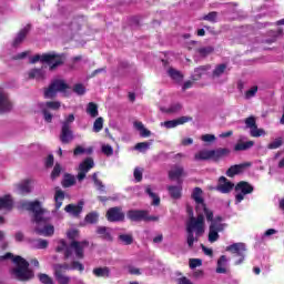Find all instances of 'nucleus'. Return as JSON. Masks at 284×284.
<instances>
[{"mask_svg":"<svg viewBox=\"0 0 284 284\" xmlns=\"http://www.w3.org/2000/svg\"><path fill=\"white\" fill-rule=\"evenodd\" d=\"M106 219L110 223H119L125 220V213L119 206L111 207L106 211Z\"/></svg>","mask_w":284,"mask_h":284,"instance_id":"nucleus-11","label":"nucleus"},{"mask_svg":"<svg viewBox=\"0 0 284 284\" xmlns=\"http://www.w3.org/2000/svg\"><path fill=\"white\" fill-rule=\"evenodd\" d=\"M250 134L251 136H253L254 139H258V136H265V130L264 129H258V126H253L250 130Z\"/></svg>","mask_w":284,"mask_h":284,"instance_id":"nucleus-43","label":"nucleus"},{"mask_svg":"<svg viewBox=\"0 0 284 284\" xmlns=\"http://www.w3.org/2000/svg\"><path fill=\"white\" fill-rule=\"evenodd\" d=\"M195 161H211V150H201L194 155Z\"/></svg>","mask_w":284,"mask_h":284,"instance_id":"nucleus-30","label":"nucleus"},{"mask_svg":"<svg viewBox=\"0 0 284 284\" xmlns=\"http://www.w3.org/2000/svg\"><path fill=\"white\" fill-rule=\"evenodd\" d=\"M74 123V114H69L65 120L62 122V128L70 129V124Z\"/></svg>","mask_w":284,"mask_h":284,"instance_id":"nucleus-60","label":"nucleus"},{"mask_svg":"<svg viewBox=\"0 0 284 284\" xmlns=\"http://www.w3.org/2000/svg\"><path fill=\"white\" fill-rule=\"evenodd\" d=\"M283 145V138H277L273 142H271L267 148L268 150H278Z\"/></svg>","mask_w":284,"mask_h":284,"instance_id":"nucleus-48","label":"nucleus"},{"mask_svg":"<svg viewBox=\"0 0 284 284\" xmlns=\"http://www.w3.org/2000/svg\"><path fill=\"white\" fill-rule=\"evenodd\" d=\"M207 221L211 222L209 227V243H216V241L220 239L219 232H223V230H225L223 217L220 215L214 217L213 215L211 220Z\"/></svg>","mask_w":284,"mask_h":284,"instance_id":"nucleus-5","label":"nucleus"},{"mask_svg":"<svg viewBox=\"0 0 284 284\" xmlns=\"http://www.w3.org/2000/svg\"><path fill=\"white\" fill-rule=\"evenodd\" d=\"M245 168H250V163L232 165L226 171V176L233 178V176H236V174H243V172H245Z\"/></svg>","mask_w":284,"mask_h":284,"instance_id":"nucleus-15","label":"nucleus"},{"mask_svg":"<svg viewBox=\"0 0 284 284\" xmlns=\"http://www.w3.org/2000/svg\"><path fill=\"white\" fill-rule=\"evenodd\" d=\"M57 252H64V258H72V251H70V245L64 242V240H59L55 247Z\"/></svg>","mask_w":284,"mask_h":284,"instance_id":"nucleus-21","label":"nucleus"},{"mask_svg":"<svg viewBox=\"0 0 284 284\" xmlns=\"http://www.w3.org/2000/svg\"><path fill=\"white\" fill-rule=\"evenodd\" d=\"M7 258H12V262L17 265V267L11 271L13 278L18 281H30V278L34 277V273L29 268L30 263L26 261V258L19 255L14 256L12 253H7L0 256V262L7 261Z\"/></svg>","mask_w":284,"mask_h":284,"instance_id":"nucleus-3","label":"nucleus"},{"mask_svg":"<svg viewBox=\"0 0 284 284\" xmlns=\"http://www.w3.org/2000/svg\"><path fill=\"white\" fill-rule=\"evenodd\" d=\"M54 274H63V272L71 271V264H55L53 265Z\"/></svg>","mask_w":284,"mask_h":284,"instance_id":"nucleus-38","label":"nucleus"},{"mask_svg":"<svg viewBox=\"0 0 284 284\" xmlns=\"http://www.w3.org/2000/svg\"><path fill=\"white\" fill-rule=\"evenodd\" d=\"M168 73L169 77H171V79L174 81H183V74H181V72L176 71L175 69H169Z\"/></svg>","mask_w":284,"mask_h":284,"instance_id":"nucleus-45","label":"nucleus"},{"mask_svg":"<svg viewBox=\"0 0 284 284\" xmlns=\"http://www.w3.org/2000/svg\"><path fill=\"white\" fill-rule=\"evenodd\" d=\"M14 205V201H12V196L4 195L0 197V210H12V206Z\"/></svg>","mask_w":284,"mask_h":284,"instance_id":"nucleus-22","label":"nucleus"},{"mask_svg":"<svg viewBox=\"0 0 284 284\" xmlns=\"http://www.w3.org/2000/svg\"><path fill=\"white\" fill-rule=\"evenodd\" d=\"M68 239H70L71 241H77V239H79V231L78 230H70L67 233Z\"/></svg>","mask_w":284,"mask_h":284,"instance_id":"nucleus-64","label":"nucleus"},{"mask_svg":"<svg viewBox=\"0 0 284 284\" xmlns=\"http://www.w3.org/2000/svg\"><path fill=\"white\" fill-rule=\"evenodd\" d=\"M119 239L124 245H132V242L134 241L131 234H122Z\"/></svg>","mask_w":284,"mask_h":284,"instance_id":"nucleus-50","label":"nucleus"},{"mask_svg":"<svg viewBox=\"0 0 284 284\" xmlns=\"http://www.w3.org/2000/svg\"><path fill=\"white\" fill-rule=\"evenodd\" d=\"M55 278L58 283L60 284H69L70 283V277L63 275L62 273H55Z\"/></svg>","mask_w":284,"mask_h":284,"instance_id":"nucleus-56","label":"nucleus"},{"mask_svg":"<svg viewBox=\"0 0 284 284\" xmlns=\"http://www.w3.org/2000/svg\"><path fill=\"white\" fill-rule=\"evenodd\" d=\"M28 32H30V24H27L20 32L16 36L12 45L13 48H18V45H21L23 43V40L26 37H28Z\"/></svg>","mask_w":284,"mask_h":284,"instance_id":"nucleus-17","label":"nucleus"},{"mask_svg":"<svg viewBox=\"0 0 284 284\" xmlns=\"http://www.w3.org/2000/svg\"><path fill=\"white\" fill-rule=\"evenodd\" d=\"M230 154V149H216V150H211V161H221L223 156H227Z\"/></svg>","mask_w":284,"mask_h":284,"instance_id":"nucleus-20","label":"nucleus"},{"mask_svg":"<svg viewBox=\"0 0 284 284\" xmlns=\"http://www.w3.org/2000/svg\"><path fill=\"white\" fill-rule=\"evenodd\" d=\"M74 156H79L81 154H92V148L85 149L81 145H78L73 151Z\"/></svg>","mask_w":284,"mask_h":284,"instance_id":"nucleus-44","label":"nucleus"},{"mask_svg":"<svg viewBox=\"0 0 284 284\" xmlns=\"http://www.w3.org/2000/svg\"><path fill=\"white\" fill-rule=\"evenodd\" d=\"M257 92H258V87H252L250 90L245 92V99H253V97H256Z\"/></svg>","mask_w":284,"mask_h":284,"instance_id":"nucleus-58","label":"nucleus"},{"mask_svg":"<svg viewBox=\"0 0 284 284\" xmlns=\"http://www.w3.org/2000/svg\"><path fill=\"white\" fill-rule=\"evenodd\" d=\"M254 192V186L248 182L242 181L235 185V205H239L242 201L245 200L247 194Z\"/></svg>","mask_w":284,"mask_h":284,"instance_id":"nucleus-7","label":"nucleus"},{"mask_svg":"<svg viewBox=\"0 0 284 284\" xmlns=\"http://www.w3.org/2000/svg\"><path fill=\"white\" fill-rule=\"evenodd\" d=\"M244 123H245L246 128L251 131V130H253V128L256 126V118L251 115L245 119Z\"/></svg>","mask_w":284,"mask_h":284,"instance_id":"nucleus-51","label":"nucleus"},{"mask_svg":"<svg viewBox=\"0 0 284 284\" xmlns=\"http://www.w3.org/2000/svg\"><path fill=\"white\" fill-rule=\"evenodd\" d=\"M169 194L172 196V199H180L181 197V192H183V186L178 185V186H169Z\"/></svg>","mask_w":284,"mask_h":284,"instance_id":"nucleus-33","label":"nucleus"},{"mask_svg":"<svg viewBox=\"0 0 284 284\" xmlns=\"http://www.w3.org/2000/svg\"><path fill=\"white\" fill-rule=\"evenodd\" d=\"M64 199H65V193L61 189H55V194H54L55 210H60L61 205H63Z\"/></svg>","mask_w":284,"mask_h":284,"instance_id":"nucleus-27","label":"nucleus"},{"mask_svg":"<svg viewBox=\"0 0 284 284\" xmlns=\"http://www.w3.org/2000/svg\"><path fill=\"white\" fill-rule=\"evenodd\" d=\"M145 192L153 200L152 205L161 204V197H159V195H156V193L152 192V186H150V185L145 186Z\"/></svg>","mask_w":284,"mask_h":284,"instance_id":"nucleus-35","label":"nucleus"},{"mask_svg":"<svg viewBox=\"0 0 284 284\" xmlns=\"http://www.w3.org/2000/svg\"><path fill=\"white\" fill-rule=\"evenodd\" d=\"M72 270H78V272H83L85 270V266L79 261H73L71 262V271Z\"/></svg>","mask_w":284,"mask_h":284,"instance_id":"nucleus-59","label":"nucleus"},{"mask_svg":"<svg viewBox=\"0 0 284 284\" xmlns=\"http://www.w3.org/2000/svg\"><path fill=\"white\" fill-rule=\"evenodd\" d=\"M212 52H214V47H203L197 49L200 57H209V54H212Z\"/></svg>","mask_w":284,"mask_h":284,"instance_id":"nucleus-47","label":"nucleus"},{"mask_svg":"<svg viewBox=\"0 0 284 284\" xmlns=\"http://www.w3.org/2000/svg\"><path fill=\"white\" fill-rule=\"evenodd\" d=\"M73 92H75V94H79L80 97L85 94V87L83 84H75L73 87Z\"/></svg>","mask_w":284,"mask_h":284,"instance_id":"nucleus-61","label":"nucleus"},{"mask_svg":"<svg viewBox=\"0 0 284 284\" xmlns=\"http://www.w3.org/2000/svg\"><path fill=\"white\" fill-rule=\"evenodd\" d=\"M74 139V135L72 134V130L68 128H62L61 130V135H60V141L62 143H70Z\"/></svg>","mask_w":284,"mask_h":284,"instance_id":"nucleus-26","label":"nucleus"},{"mask_svg":"<svg viewBox=\"0 0 284 284\" xmlns=\"http://www.w3.org/2000/svg\"><path fill=\"white\" fill-rule=\"evenodd\" d=\"M102 152L105 156H112L114 154V149L110 144L102 145Z\"/></svg>","mask_w":284,"mask_h":284,"instance_id":"nucleus-57","label":"nucleus"},{"mask_svg":"<svg viewBox=\"0 0 284 284\" xmlns=\"http://www.w3.org/2000/svg\"><path fill=\"white\" fill-rule=\"evenodd\" d=\"M202 21H209L210 23H216L219 21V12L211 11L201 18Z\"/></svg>","mask_w":284,"mask_h":284,"instance_id":"nucleus-36","label":"nucleus"},{"mask_svg":"<svg viewBox=\"0 0 284 284\" xmlns=\"http://www.w3.org/2000/svg\"><path fill=\"white\" fill-rule=\"evenodd\" d=\"M77 183L74 175L65 174L62 181L63 187H72Z\"/></svg>","mask_w":284,"mask_h":284,"instance_id":"nucleus-41","label":"nucleus"},{"mask_svg":"<svg viewBox=\"0 0 284 284\" xmlns=\"http://www.w3.org/2000/svg\"><path fill=\"white\" fill-rule=\"evenodd\" d=\"M34 250H45L49 245L48 240L38 239L31 243Z\"/></svg>","mask_w":284,"mask_h":284,"instance_id":"nucleus-37","label":"nucleus"},{"mask_svg":"<svg viewBox=\"0 0 284 284\" xmlns=\"http://www.w3.org/2000/svg\"><path fill=\"white\" fill-rule=\"evenodd\" d=\"M64 210L71 216H79L83 212V201H80L78 204H68Z\"/></svg>","mask_w":284,"mask_h":284,"instance_id":"nucleus-16","label":"nucleus"},{"mask_svg":"<svg viewBox=\"0 0 284 284\" xmlns=\"http://www.w3.org/2000/svg\"><path fill=\"white\" fill-rule=\"evenodd\" d=\"M88 247H90V242H88V240L72 241L70 243V252H72V256H75V258H83Z\"/></svg>","mask_w":284,"mask_h":284,"instance_id":"nucleus-9","label":"nucleus"},{"mask_svg":"<svg viewBox=\"0 0 284 284\" xmlns=\"http://www.w3.org/2000/svg\"><path fill=\"white\" fill-rule=\"evenodd\" d=\"M60 174H61V165L55 164L51 173L52 181H54V179H59Z\"/></svg>","mask_w":284,"mask_h":284,"instance_id":"nucleus-62","label":"nucleus"},{"mask_svg":"<svg viewBox=\"0 0 284 284\" xmlns=\"http://www.w3.org/2000/svg\"><path fill=\"white\" fill-rule=\"evenodd\" d=\"M151 145L152 144L149 142H140V143L135 144L134 150H138V152H148V149Z\"/></svg>","mask_w":284,"mask_h":284,"instance_id":"nucleus-49","label":"nucleus"},{"mask_svg":"<svg viewBox=\"0 0 284 284\" xmlns=\"http://www.w3.org/2000/svg\"><path fill=\"white\" fill-rule=\"evenodd\" d=\"M97 234L101 236V239H104L105 241H112V235L110 234V229L105 226H98Z\"/></svg>","mask_w":284,"mask_h":284,"instance_id":"nucleus-31","label":"nucleus"},{"mask_svg":"<svg viewBox=\"0 0 284 284\" xmlns=\"http://www.w3.org/2000/svg\"><path fill=\"white\" fill-rule=\"evenodd\" d=\"M99 175L97 173H93L92 175V180L94 182L95 187L100 191V192H105V185H103V182H101L98 178Z\"/></svg>","mask_w":284,"mask_h":284,"instance_id":"nucleus-46","label":"nucleus"},{"mask_svg":"<svg viewBox=\"0 0 284 284\" xmlns=\"http://www.w3.org/2000/svg\"><path fill=\"white\" fill-rule=\"evenodd\" d=\"M94 276H108L110 274V271L108 267H98L93 270Z\"/></svg>","mask_w":284,"mask_h":284,"instance_id":"nucleus-53","label":"nucleus"},{"mask_svg":"<svg viewBox=\"0 0 284 284\" xmlns=\"http://www.w3.org/2000/svg\"><path fill=\"white\" fill-rule=\"evenodd\" d=\"M29 61L30 63H39V61L40 63H48L50 70H55L59 65H63V60L57 53L36 54Z\"/></svg>","mask_w":284,"mask_h":284,"instance_id":"nucleus-4","label":"nucleus"},{"mask_svg":"<svg viewBox=\"0 0 284 284\" xmlns=\"http://www.w3.org/2000/svg\"><path fill=\"white\" fill-rule=\"evenodd\" d=\"M70 85L65 83V80L55 79L51 82L49 88L44 90V99H54L59 92H65Z\"/></svg>","mask_w":284,"mask_h":284,"instance_id":"nucleus-6","label":"nucleus"},{"mask_svg":"<svg viewBox=\"0 0 284 284\" xmlns=\"http://www.w3.org/2000/svg\"><path fill=\"white\" fill-rule=\"evenodd\" d=\"M85 223H90L91 225H94V223L99 222V213L97 212H91L87 214L84 217Z\"/></svg>","mask_w":284,"mask_h":284,"instance_id":"nucleus-42","label":"nucleus"},{"mask_svg":"<svg viewBox=\"0 0 284 284\" xmlns=\"http://www.w3.org/2000/svg\"><path fill=\"white\" fill-rule=\"evenodd\" d=\"M203 265V261L201 258H191L189 261V266L191 270H196V267H201Z\"/></svg>","mask_w":284,"mask_h":284,"instance_id":"nucleus-54","label":"nucleus"},{"mask_svg":"<svg viewBox=\"0 0 284 284\" xmlns=\"http://www.w3.org/2000/svg\"><path fill=\"white\" fill-rule=\"evenodd\" d=\"M216 273L217 274H226L227 273V257L225 255H222L219 258Z\"/></svg>","mask_w":284,"mask_h":284,"instance_id":"nucleus-25","label":"nucleus"},{"mask_svg":"<svg viewBox=\"0 0 284 284\" xmlns=\"http://www.w3.org/2000/svg\"><path fill=\"white\" fill-rule=\"evenodd\" d=\"M183 176V168L182 166H173L169 172V178L171 181H176Z\"/></svg>","mask_w":284,"mask_h":284,"instance_id":"nucleus-28","label":"nucleus"},{"mask_svg":"<svg viewBox=\"0 0 284 284\" xmlns=\"http://www.w3.org/2000/svg\"><path fill=\"white\" fill-rule=\"evenodd\" d=\"M192 199L196 203L197 217L191 216L190 221L186 224V243L189 247H194V243L199 242V236H202L205 233V217L206 221H211L213 213L207 210L205 202L203 200V190L201 187H195L192 193Z\"/></svg>","mask_w":284,"mask_h":284,"instance_id":"nucleus-1","label":"nucleus"},{"mask_svg":"<svg viewBox=\"0 0 284 284\" xmlns=\"http://www.w3.org/2000/svg\"><path fill=\"white\" fill-rule=\"evenodd\" d=\"M225 70H227V65L225 64H219L217 67H215L212 73L213 79H219V77L225 74Z\"/></svg>","mask_w":284,"mask_h":284,"instance_id":"nucleus-40","label":"nucleus"},{"mask_svg":"<svg viewBox=\"0 0 284 284\" xmlns=\"http://www.w3.org/2000/svg\"><path fill=\"white\" fill-rule=\"evenodd\" d=\"M20 210H28V212H32L34 214L33 223H36L34 232L39 234V236H53L54 235V226L48 223V219L43 217V213L45 210L41 207V202L34 201H22L19 205Z\"/></svg>","mask_w":284,"mask_h":284,"instance_id":"nucleus-2","label":"nucleus"},{"mask_svg":"<svg viewBox=\"0 0 284 284\" xmlns=\"http://www.w3.org/2000/svg\"><path fill=\"white\" fill-rule=\"evenodd\" d=\"M16 192L22 195L30 194L32 192V180L27 179L16 184Z\"/></svg>","mask_w":284,"mask_h":284,"instance_id":"nucleus-14","label":"nucleus"},{"mask_svg":"<svg viewBox=\"0 0 284 284\" xmlns=\"http://www.w3.org/2000/svg\"><path fill=\"white\" fill-rule=\"evenodd\" d=\"M40 110H59L61 108V102L59 101H50V102H42L38 104Z\"/></svg>","mask_w":284,"mask_h":284,"instance_id":"nucleus-24","label":"nucleus"},{"mask_svg":"<svg viewBox=\"0 0 284 284\" xmlns=\"http://www.w3.org/2000/svg\"><path fill=\"white\" fill-rule=\"evenodd\" d=\"M12 110V102L8 95L0 89V114H6V112H10Z\"/></svg>","mask_w":284,"mask_h":284,"instance_id":"nucleus-13","label":"nucleus"},{"mask_svg":"<svg viewBox=\"0 0 284 284\" xmlns=\"http://www.w3.org/2000/svg\"><path fill=\"white\" fill-rule=\"evenodd\" d=\"M145 212L143 210H131L128 212L126 216L130 219V221H145Z\"/></svg>","mask_w":284,"mask_h":284,"instance_id":"nucleus-19","label":"nucleus"},{"mask_svg":"<svg viewBox=\"0 0 284 284\" xmlns=\"http://www.w3.org/2000/svg\"><path fill=\"white\" fill-rule=\"evenodd\" d=\"M190 121V118L182 116L179 120H170L162 122L161 125L166 128L168 130H172V128H176L178 125H183V123H187Z\"/></svg>","mask_w":284,"mask_h":284,"instance_id":"nucleus-18","label":"nucleus"},{"mask_svg":"<svg viewBox=\"0 0 284 284\" xmlns=\"http://www.w3.org/2000/svg\"><path fill=\"white\" fill-rule=\"evenodd\" d=\"M134 128L139 130L140 135L144 139H148V136H151L152 134L150 130L145 129V125H143L142 122H134Z\"/></svg>","mask_w":284,"mask_h":284,"instance_id":"nucleus-34","label":"nucleus"},{"mask_svg":"<svg viewBox=\"0 0 284 284\" xmlns=\"http://www.w3.org/2000/svg\"><path fill=\"white\" fill-rule=\"evenodd\" d=\"M27 74L28 79H36L37 81L45 79V71L43 69H31Z\"/></svg>","mask_w":284,"mask_h":284,"instance_id":"nucleus-23","label":"nucleus"},{"mask_svg":"<svg viewBox=\"0 0 284 284\" xmlns=\"http://www.w3.org/2000/svg\"><path fill=\"white\" fill-rule=\"evenodd\" d=\"M92 168H94V160L92 158H87L82 161L79 165V173L77 175L78 181H83Z\"/></svg>","mask_w":284,"mask_h":284,"instance_id":"nucleus-10","label":"nucleus"},{"mask_svg":"<svg viewBox=\"0 0 284 284\" xmlns=\"http://www.w3.org/2000/svg\"><path fill=\"white\" fill-rule=\"evenodd\" d=\"M103 130V118H98L93 123V132H101Z\"/></svg>","mask_w":284,"mask_h":284,"instance_id":"nucleus-55","label":"nucleus"},{"mask_svg":"<svg viewBox=\"0 0 284 284\" xmlns=\"http://www.w3.org/2000/svg\"><path fill=\"white\" fill-rule=\"evenodd\" d=\"M38 278L42 284H54V281H52V277H49L48 274L40 273Z\"/></svg>","mask_w":284,"mask_h":284,"instance_id":"nucleus-52","label":"nucleus"},{"mask_svg":"<svg viewBox=\"0 0 284 284\" xmlns=\"http://www.w3.org/2000/svg\"><path fill=\"white\" fill-rule=\"evenodd\" d=\"M207 70H210V67H200L197 69L194 70V73L192 75L193 81H199L201 77H203V74H205V72H207Z\"/></svg>","mask_w":284,"mask_h":284,"instance_id":"nucleus-39","label":"nucleus"},{"mask_svg":"<svg viewBox=\"0 0 284 284\" xmlns=\"http://www.w3.org/2000/svg\"><path fill=\"white\" fill-rule=\"evenodd\" d=\"M133 176L138 183L141 182L143 180V170L136 168L133 172Z\"/></svg>","mask_w":284,"mask_h":284,"instance_id":"nucleus-63","label":"nucleus"},{"mask_svg":"<svg viewBox=\"0 0 284 284\" xmlns=\"http://www.w3.org/2000/svg\"><path fill=\"white\" fill-rule=\"evenodd\" d=\"M226 252H231V254H235L237 260L235 261V265H241L243 261H245V252H247V246L245 243H234L226 247Z\"/></svg>","mask_w":284,"mask_h":284,"instance_id":"nucleus-8","label":"nucleus"},{"mask_svg":"<svg viewBox=\"0 0 284 284\" xmlns=\"http://www.w3.org/2000/svg\"><path fill=\"white\" fill-rule=\"evenodd\" d=\"M234 189V183L230 182L227 178L221 176L219 179V184H217V192H221L222 194H227L229 192H232Z\"/></svg>","mask_w":284,"mask_h":284,"instance_id":"nucleus-12","label":"nucleus"},{"mask_svg":"<svg viewBox=\"0 0 284 284\" xmlns=\"http://www.w3.org/2000/svg\"><path fill=\"white\" fill-rule=\"evenodd\" d=\"M250 148H254V141L239 142L235 144L234 150L235 152H243L245 150H250Z\"/></svg>","mask_w":284,"mask_h":284,"instance_id":"nucleus-32","label":"nucleus"},{"mask_svg":"<svg viewBox=\"0 0 284 284\" xmlns=\"http://www.w3.org/2000/svg\"><path fill=\"white\" fill-rule=\"evenodd\" d=\"M87 114H89L91 119H97V116H99V105L94 102H90L87 105Z\"/></svg>","mask_w":284,"mask_h":284,"instance_id":"nucleus-29","label":"nucleus"}]
</instances>
